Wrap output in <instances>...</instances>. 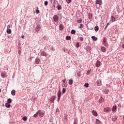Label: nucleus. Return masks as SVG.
<instances>
[{"label": "nucleus", "instance_id": "obj_1", "mask_svg": "<svg viewBox=\"0 0 124 124\" xmlns=\"http://www.w3.org/2000/svg\"><path fill=\"white\" fill-rule=\"evenodd\" d=\"M103 44L106 47H108V42H107V39L105 37L103 39Z\"/></svg>", "mask_w": 124, "mask_h": 124}, {"label": "nucleus", "instance_id": "obj_2", "mask_svg": "<svg viewBox=\"0 0 124 124\" xmlns=\"http://www.w3.org/2000/svg\"><path fill=\"white\" fill-rule=\"evenodd\" d=\"M56 98L57 97H56V96H53L52 97H51L49 99L50 103H54L55 101H54V100L56 99Z\"/></svg>", "mask_w": 124, "mask_h": 124}, {"label": "nucleus", "instance_id": "obj_3", "mask_svg": "<svg viewBox=\"0 0 124 124\" xmlns=\"http://www.w3.org/2000/svg\"><path fill=\"white\" fill-rule=\"evenodd\" d=\"M37 114H38L39 115V117H40L41 118H42V117H43V116H44V113H43V112L41 111L40 110H38L37 111Z\"/></svg>", "mask_w": 124, "mask_h": 124}, {"label": "nucleus", "instance_id": "obj_4", "mask_svg": "<svg viewBox=\"0 0 124 124\" xmlns=\"http://www.w3.org/2000/svg\"><path fill=\"white\" fill-rule=\"evenodd\" d=\"M53 20L54 22H58L59 21V16L57 15H55L53 16Z\"/></svg>", "mask_w": 124, "mask_h": 124}, {"label": "nucleus", "instance_id": "obj_5", "mask_svg": "<svg viewBox=\"0 0 124 124\" xmlns=\"http://www.w3.org/2000/svg\"><path fill=\"white\" fill-rule=\"evenodd\" d=\"M101 63V62H100V61H97V62L95 63V66H96V67H99V66H100Z\"/></svg>", "mask_w": 124, "mask_h": 124}, {"label": "nucleus", "instance_id": "obj_6", "mask_svg": "<svg viewBox=\"0 0 124 124\" xmlns=\"http://www.w3.org/2000/svg\"><path fill=\"white\" fill-rule=\"evenodd\" d=\"M104 112H110L111 108H104Z\"/></svg>", "mask_w": 124, "mask_h": 124}, {"label": "nucleus", "instance_id": "obj_7", "mask_svg": "<svg viewBox=\"0 0 124 124\" xmlns=\"http://www.w3.org/2000/svg\"><path fill=\"white\" fill-rule=\"evenodd\" d=\"M41 54L42 55V56H44L45 57H47V54L44 51H42L41 52Z\"/></svg>", "mask_w": 124, "mask_h": 124}, {"label": "nucleus", "instance_id": "obj_8", "mask_svg": "<svg viewBox=\"0 0 124 124\" xmlns=\"http://www.w3.org/2000/svg\"><path fill=\"white\" fill-rule=\"evenodd\" d=\"M96 4H102V1H101L100 0H96L95 2Z\"/></svg>", "mask_w": 124, "mask_h": 124}, {"label": "nucleus", "instance_id": "obj_9", "mask_svg": "<svg viewBox=\"0 0 124 124\" xmlns=\"http://www.w3.org/2000/svg\"><path fill=\"white\" fill-rule=\"evenodd\" d=\"M40 29H41L40 26L38 25V26H36V27L35 28V31H40Z\"/></svg>", "mask_w": 124, "mask_h": 124}, {"label": "nucleus", "instance_id": "obj_10", "mask_svg": "<svg viewBox=\"0 0 124 124\" xmlns=\"http://www.w3.org/2000/svg\"><path fill=\"white\" fill-rule=\"evenodd\" d=\"M117 110V106H113L112 108V112H115Z\"/></svg>", "mask_w": 124, "mask_h": 124}, {"label": "nucleus", "instance_id": "obj_11", "mask_svg": "<svg viewBox=\"0 0 124 124\" xmlns=\"http://www.w3.org/2000/svg\"><path fill=\"white\" fill-rule=\"evenodd\" d=\"M101 50L102 52H103L104 53H105V52H106V48H105V47H102L101 48Z\"/></svg>", "mask_w": 124, "mask_h": 124}, {"label": "nucleus", "instance_id": "obj_12", "mask_svg": "<svg viewBox=\"0 0 124 124\" xmlns=\"http://www.w3.org/2000/svg\"><path fill=\"white\" fill-rule=\"evenodd\" d=\"M40 62V60H39V59L37 58L35 60V63H36V64H39Z\"/></svg>", "mask_w": 124, "mask_h": 124}, {"label": "nucleus", "instance_id": "obj_13", "mask_svg": "<svg viewBox=\"0 0 124 124\" xmlns=\"http://www.w3.org/2000/svg\"><path fill=\"white\" fill-rule=\"evenodd\" d=\"M92 113L94 116H95V117H97V112H96V111L95 110H93Z\"/></svg>", "mask_w": 124, "mask_h": 124}, {"label": "nucleus", "instance_id": "obj_14", "mask_svg": "<svg viewBox=\"0 0 124 124\" xmlns=\"http://www.w3.org/2000/svg\"><path fill=\"white\" fill-rule=\"evenodd\" d=\"M101 85V81L99 79L97 80V86H100Z\"/></svg>", "mask_w": 124, "mask_h": 124}, {"label": "nucleus", "instance_id": "obj_15", "mask_svg": "<svg viewBox=\"0 0 124 124\" xmlns=\"http://www.w3.org/2000/svg\"><path fill=\"white\" fill-rule=\"evenodd\" d=\"M61 96H62V93L61 90H59L58 92V97H61Z\"/></svg>", "mask_w": 124, "mask_h": 124}, {"label": "nucleus", "instance_id": "obj_16", "mask_svg": "<svg viewBox=\"0 0 124 124\" xmlns=\"http://www.w3.org/2000/svg\"><path fill=\"white\" fill-rule=\"evenodd\" d=\"M116 120L117 117L116 116H113L112 118V121H113V122H115Z\"/></svg>", "mask_w": 124, "mask_h": 124}, {"label": "nucleus", "instance_id": "obj_17", "mask_svg": "<svg viewBox=\"0 0 124 124\" xmlns=\"http://www.w3.org/2000/svg\"><path fill=\"white\" fill-rule=\"evenodd\" d=\"M111 19L112 22H115V21H116V18L115 17H114V16H111Z\"/></svg>", "mask_w": 124, "mask_h": 124}, {"label": "nucleus", "instance_id": "obj_18", "mask_svg": "<svg viewBox=\"0 0 124 124\" xmlns=\"http://www.w3.org/2000/svg\"><path fill=\"white\" fill-rule=\"evenodd\" d=\"M5 107L7 108H10V104L8 103H6L5 104Z\"/></svg>", "mask_w": 124, "mask_h": 124}, {"label": "nucleus", "instance_id": "obj_19", "mask_svg": "<svg viewBox=\"0 0 124 124\" xmlns=\"http://www.w3.org/2000/svg\"><path fill=\"white\" fill-rule=\"evenodd\" d=\"M6 32L8 34L11 33V29H7Z\"/></svg>", "mask_w": 124, "mask_h": 124}, {"label": "nucleus", "instance_id": "obj_20", "mask_svg": "<svg viewBox=\"0 0 124 124\" xmlns=\"http://www.w3.org/2000/svg\"><path fill=\"white\" fill-rule=\"evenodd\" d=\"M92 38L94 41H96L97 40V38L95 37V36H93Z\"/></svg>", "mask_w": 124, "mask_h": 124}, {"label": "nucleus", "instance_id": "obj_21", "mask_svg": "<svg viewBox=\"0 0 124 124\" xmlns=\"http://www.w3.org/2000/svg\"><path fill=\"white\" fill-rule=\"evenodd\" d=\"M68 84L69 85H72L73 84V80L72 79H69Z\"/></svg>", "mask_w": 124, "mask_h": 124}, {"label": "nucleus", "instance_id": "obj_22", "mask_svg": "<svg viewBox=\"0 0 124 124\" xmlns=\"http://www.w3.org/2000/svg\"><path fill=\"white\" fill-rule=\"evenodd\" d=\"M59 29H60V30L63 29V26L62 25V24H61L59 25Z\"/></svg>", "mask_w": 124, "mask_h": 124}, {"label": "nucleus", "instance_id": "obj_23", "mask_svg": "<svg viewBox=\"0 0 124 124\" xmlns=\"http://www.w3.org/2000/svg\"><path fill=\"white\" fill-rule=\"evenodd\" d=\"M98 30H99V28H98V26H96L94 27V31H98Z\"/></svg>", "mask_w": 124, "mask_h": 124}, {"label": "nucleus", "instance_id": "obj_24", "mask_svg": "<svg viewBox=\"0 0 124 124\" xmlns=\"http://www.w3.org/2000/svg\"><path fill=\"white\" fill-rule=\"evenodd\" d=\"M57 9L58 10H61V9H62V6H61V5H57Z\"/></svg>", "mask_w": 124, "mask_h": 124}, {"label": "nucleus", "instance_id": "obj_25", "mask_svg": "<svg viewBox=\"0 0 124 124\" xmlns=\"http://www.w3.org/2000/svg\"><path fill=\"white\" fill-rule=\"evenodd\" d=\"M66 40H70V39H71V37H70V36H67L66 37Z\"/></svg>", "mask_w": 124, "mask_h": 124}, {"label": "nucleus", "instance_id": "obj_26", "mask_svg": "<svg viewBox=\"0 0 124 124\" xmlns=\"http://www.w3.org/2000/svg\"><path fill=\"white\" fill-rule=\"evenodd\" d=\"M15 93H16V91H15V90H12L11 92V94L13 95H15Z\"/></svg>", "mask_w": 124, "mask_h": 124}, {"label": "nucleus", "instance_id": "obj_27", "mask_svg": "<svg viewBox=\"0 0 124 124\" xmlns=\"http://www.w3.org/2000/svg\"><path fill=\"white\" fill-rule=\"evenodd\" d=\"M99 102L100 103H102L104 101V99L103 98H101L99 100Z\"/></svg>", "mask_w": 124, "mask_h": 124}, {"label": "nucleus", "instance_id": "obj_28", "mask_svg": "<svg viewBox=\"0 0 124 124\" xmlns=\"http://www.w3.org/2000/svg\"><path fill=\"white\" fill-rule=\"evenodd\" d=\"M22 120L23 121H27V120H28V117L26 116H24L22 117Z\"/></svg>", "mask_w": 124, "mask_h": 124}, {"label": "nucleus", "instance_id": "obj_29", "mask_svg": "<svg viewBox=\"0 0 124 124\" xmlns=\"http://www.w3.org/2000/svg\"><path fill=\"white\" fill-rule=\"evenodd\" d=\"M76 32V31H75V30H72L71 31V33H72V34H75Z\"/></svg>", "mask_w": 124, "mask_h": 124}, {"label": "nucleus", "instance_id": "obj_30", "mask_svg": "<svg viewBox=\"0 0 124 124\" xmlns=\"http://www.w3.org/2000/svg\"><path fill=\"white\" fill-rule=\"evenodd\" d=\"M65 92H66V89H65V88H63L62 91V93H65Z\"/></svg>", "mask_w": 124, "mask_h": 124}, {"label": "nucleus", "instance_id": "obj_31", "mask_svg": "<svg viewBox=\"0 0 124 124\" xmlns=\"http://www.w3.org/2000/svg\"><path fill=\"white\" fill-rule=\"evenodd\" d=\"M7 101L8 103H11V102H12V100L11 99H8Z\"/></svg>", "mask_w": 124, "mask_h": 124}, {"label": "nucleus", "instance_id": "obj_32", "mask_svg": "<svg viewBox=\"0 0 124 124\" xmlns=\"http://www.w3.org/2000/svg\"><path fill=\"white\" fill-rule=\"evenodd\" d=\"M1 77H2V78H5V74L4 73H1Z\"/></svg>", "mask_w": 124, "mask_h": 124}, {"label": "nucleus", "instance_id": "obj_33", "mask_svg": "<svg viewBox=\"0 0 124 124\" xmlns=\"http://www.w3.org/2000/svg\"><path fill=\"white\" fill-rule=\"evenodd\" d=\"M89 19H92V17H93V14H89Z\"/></svg>", "mask_w": 124, "mask_h": 124}, {"label": "nucleus", "instance_id": "obj_34", "mask_svg": "<svg viewBox=\"0 0 124 124\" xmlns=\"http://www.w3.org/2000/svg\"><path fill=\"white\" fill-rule=\"evenodd\" d=\"M33 117L34 118H37V117H38V113H37V112H36V114H35L34 115H33Z\"/></svg>", "mask_w": 124, "mask_h": 124}, {"label": "nucleus", "instance_id": "obj_35", "mask_svg": "<svg viewBox=\"0 0 124 124\" xmlns=\"http://www.w3.org/2000/svg\"><path fill=\"white\" fill-rule=\"evenodd\" d=\"M77 22L78 23V24H81V23H82V19H80L78 20L77 21Z\"/></svg>", "mask_w": 124, "mask_h": 124}, {"label": "nucleus", "instance_id": "obj_36", "mask_svg": "<svg viewBox=\"0 0 124 124\" xmlns=\"http://www.w3.org/2000/svg\"><path fill=\"white\" fill-rule=\"evenodd\" d=\"M86 74L87 75H90V74H91V70H88Z\"/></svg>", "mask_w": 124, "mask_h": 124}, {"label": "nucleus", "instance_id": "obj_37", "mask_svg": "<svg viewBox=\"0 0 124 124\" xmlns=\"http://www.w3.org/2000/svg\"><path fill=\"white\" fill-rule=\"evenodd\" d=\"M84 87H86V88H89V83H85L84 84Z\"/></svg>", "mask_w": 124, "mask_h": 124}, {"label": "nucleus", "instance_id": "obj_38", "mask_svg": "<svg viewBox=\"0 0 124 124\" xmlns=\"http://www.w3.org/2000/svg\"><path fill=\"white\" fill-rule=\"evenodd\" d=\"M37 9H36V14H38L39 13V10L38 9V8H37Z\"/></svg>", "mask_w": 124, "mask_h": 124}, {"label": "nucleus", "instance_id": "obj_39", "mask_svg": "<svg viewBox=\"0 0 124 124\" xmlns=\"http://www.w3.org/2000/svg\"><path fill=\"white\" fill-rule=\"evenodd\" d=\"M66 1H67V3H70V2H71V1H72V0H66Z\"/></svg>", "mask_w": 124, "mask_h": 124}, {"label": "nucleus", "instance_id": "obj_40", "mask_svg": "<svg viewBox=\"0 0 124 124\" xmlns=\"http://www.w3.org/2000/svg\"><path fill=\"white\" fill-rule=\"evenodd\" d=\"M79 40H80V41H83L84 38H83L82 37H79Z\"/></svg>", "mask_w": 124, "mask_h": 124}, {"label": "nucleus", "instance_id": "obj_41", "mask_svg": "<svg viewBox=\"0 0 124 124\" xmlns=\"http://www.w3.org/2000/svg\"><path fill=\"white\" fill-rule=\"evenodd\" d=\"M79 46H80V45H79V43H77L76 44V47H77V48H79Z\"/></svg>", "mask_w": 124, "mask_h": 124}, {"label": "nucleus", "instance_id": "obj_42", "mask_svg": "<svg viewBox=\"0 0 124 124\" xmlns=\"http://www.w3.org/2000/svg\"><path fill=\"white\" fill-rule=\"evenodd\" d=\"M100 121L97 119L96 120V124H100Z\"/></svg>", "mask_w": 124, "mask_h": 124}, {"label": "nucleus", "instance_id": "obj_43", "mask_svg": "<svg viewBox=\"0 0 124 124\" xmlns=\"http://www.w3.org/2000/svg\"><path fill=\"white\" fill-rule=\"evenodd\" d=\"M77 75H78V77H81V74H80V72H78V73H77Z\"/></svg>", "mask_w": 124, "mask_h": 124}, {"label": "nucleus", "instance_id": "obj_44", "mask_svg": "<svg viewBox=\"0 0 124 124\" xmlns=\"http://www.w3.org/2000/svg\"><path fill=\"white\" fill-rule=\"evenodd\" d=\"M77 123H78V120H75L74 124H77Z\"/></svg>", "mask_w": 124, "mask_h": 124}, {"label": "nucleus", "instance_id": "obj_45", "mask_svg": "<svg viewBox=\"0 0 124 124\" xmlns=\"http://www.w3.org/2000/svg\"><path fill=\"white\" fill-rule=\"evenodd\" d=\"M44 4L45 6L48 5V1H45Z\"/></svg>", "mask_w": 124, "mask_h": 124}, {"label": "nucleus", "instance_id": "obj_46", "mask_svg": "<svg viewBox=\"0 0 124 124\" xmlns=\"http://www.w3.org/2000/svg\"><path fill=\"white\" fill-rule=\"evenodd\" d=\"M82 28H84V25H83V24H80L79 26V29H82Z\"/></svg>", "mask_w": 124, "mask_h": 124}, {"label": "nucleus", "instance_id": "obj_47", "mask_svg": "<svg viewBox=\"0 0 124 124\" xmlns=\"http://www.w3.org/2000/svg\"><path fill=\"white\" fill-rule=\"evenodd\" d=\"M86 49L87 50V51H89V50H91V47H90L89 46H87L86 48Z\"/></svg>", "mask_w": 124, "mask_h": 124}, {"label": "nucleus", "instance_id": "obj_48", "mask_svg": "<svg viewBox=\"0 0 124 124\" xmlns=\"http://www.w3.org/2000/svg\"><path fill=\"white\" fill-rule=\"evenodd\" d=\"M51 3H54L55 2V0H50Z\"/></svg>", "mask_w": 124, "mask_h": 124}, {"label": "nucleus", "instance_id": "obj_49", "mask_svg": "<svg viewBox=\"0 0 124 124\" xmlns=\"http://www.w3.org/2000/svg\"><path fill=\"white\" fill-rule=\"evenodd\" d=\"M108 27V25H106V26L105 28V31H106V29H107Z\"/></svg>", "mask_w": 124, "mask_h": 124}, {"label": "nucleus", "instance_id": "obj_50", "mask_svg": "<svg viewBox=\"0 0 124 124\" xmlns=\"http://www.w3.org/2000/svg\"><path fill=\"white\" fill-rule=\"evenodd\" d=\"M62 81V82H63V83H65V81H66V79H63Z\"/></svg>", "mask_w": 124, "mask_h": 124}, {"label": "nucleus", "instance_id": "obj_51", "mask_svg": "<svg viewBox=\"0 0 124 124\" xmlns=\"http://www.w3.org/2000/svg\"><path fill=\"white\" fill-rule=\"evenodd\" d=\"M60 98H61V97H58V102L60 101Z\"/></svg>", "mask_w": 124, "mask_h": 124}, {"label": "nucleus", "instance_id": "obj_52", "mask_svg": "<svg viewBox=\"0 0 124 124\" xmlns=\"http://www.w3.org/2000/svg\"><path fill=\"white\" fill-rule=\"evenodd\" d=\"M9 28H10V25H8V26H7V29H9Z\"/></svg>", "mask_w": 124, "mask_h": 124}, {"label": "nucleus", "instance_id": "obj_53", "mask_svg": "<svg viewBox=\"0 0 124 124\" xmlns=\"http://www.w3.org/2000/svg\"><path fill=\"white\" fill-rule=\"evenodd\" d=\"M109 25H110V23H108L107 24V25L108 26H109Z\"/></svg>", "mask_w": 124, "mask_h": 124}, {"label": "nucleus", "instance_id": "obj_54", "mask_svg": "<svg viewBox=\"0 0 124 124\" xmlns=\"http://www.w3.org/2000/svg\"><path fill=\"white\" fill-rule=\"evenodd\" d=\"M22 38H23V39H24V37H25V36H24V35H23V36H22Z\"/></svg>", "mask_w": 124, "mask_h": 124}, {"label": "nucleus", "instance_id": "obj_55", "mask_svg": "<svg viewBox=\"0 0 124 124\" xmlns=\"http://www.w3.org/2000/svg\"><path fill=\"white\" fill-rule=\"evenodd\" d=\"M123 48L124 49V44L123 45Z\"/></svg>", "mask_w": 124, "mask_h": 124}, {"label": "nucleus", "instance_id": "obj_56", "mask_svg": "<svg viewBox=\"0 0 124 124\" xmlns=\"http://www.w3.org/2000/svg\"><path fill=\"white\" fill-rule=\"evenodd\" d=\"M1 92V90L0 89V93Z\"/></svg>", "mask_w": 124, "mask_h": 124}]
</instances>
